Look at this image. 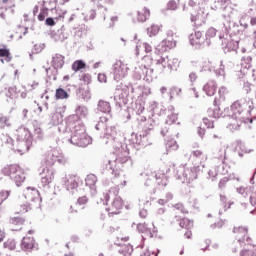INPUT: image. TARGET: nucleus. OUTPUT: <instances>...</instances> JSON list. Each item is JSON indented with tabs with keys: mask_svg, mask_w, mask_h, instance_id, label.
Here are the masks:
<instances>
[{
	"mask_svg": "<svg viewBox=\"0 0 256 256\" xmlns=\"http://www.w3.org/2000/svg\"><path fill=\"white\" fill-rule=\"evenodd\" d=\"M181 88L177 86H172L169 91V97L170 99H173V97H179L181 95Z\"/></svg>",
	"mask_w": 256,
	"mask_h": 256,
	"instance_id": "nucleus-45",
	"label": "nucleus"
},
{
	"mask_svg": "<svg viewBox=\"0 0 256 256\" xmlns=\"http://www.w3.org/2000/svg\"><path fill=\"white\" fill-rule=\"evenodd\" d=\"M51 125H59L60 123H63V115L59 112H55L51 114Z\"/></svg>",
	"mask_w": 256,
	"mask_h": 256,
	"instance_id": "nucleus-35",
	"label": "nucleus"
},
{
	"mask_svg": "<svg viewBox=\"0 0 256 256\" xmlns=\"http://www.w3.org/2000/svg\"><path fill=\"white\" fill-rule=\"evenodd\" d=\"M119 253H124L125 256H131L133 253V246L131 244H128L124 246L121 250H119Z\"/></svg>",
	"mask_w": 256,
	"mask_h": 256,
	"instance_id": "nucleus-49",
	"label": "nucleus"
},
{
	"mask_svg": "<svg viewBox=\"0 0 256 256\" xmlns=\"http://www.w3.org/2000/svg\"><path fill=\"white\" fill-rule=\"evenodd\" d=\"M88 202L89 198H87V196L79 197L77 200L78 205H87Z\"/></svg>",
	"mask_w": 256,
	"mask_h": 256,
	"instance_id": "nucleus-63",
	"label": "nucleus"
},
{
	"mask_svg": "<svg viewBox=\"0 0 256 256\" xmlns=\"http://www.w3.org/2000/svg\"><path fill=\"white\" fill-rule=\"evenodd\" d=\"M159 33V26L153 24L151 27L147 28V34L149 37H155Z\"/></svg>",
	"mask_w": 256,
	"mask_h": 256,
	"instance_id": "nucleus-47",
	"label": "nucleus"
},
{
	"mask_svg": "<svg viewBox=\"0 0 256 256\" xmlns=\"http://www.w3.org/2000/svg\"><path fill=\"white\" fill-rule=\"evenodd\" d=\"M45 163L47 167L43 169L39 187L40 189H44V191H47L49 189V185H51L53 179H55V170H53V168L51 167H53L55 163L65 165V163H67V158L63 156V153H61V151L54 149L48 152V154L46 155Z\"/></svg>",
	"mask_w": 256,
	"mask_h": 256,
	"instance_id": "nucleus-1",
	"label": "nucleus"
},
{
	"mask_svg": "<svg viewBox=\"0 0 256 256\" xmlns=\"http://www.w3.org/2000/svg\"><path fill=\"white\" fill-rule=\"evenodd\" d=\"M167 7L171 11H175V9H177V2H175V0H170L167 4Z\"/></svg>",
	"mask_w": 256,
	"mask_h": 256,
	"instance_id": "nucleus-64",
	"label": "nucleus"
},
{
	"mask_svg": "<svg viewBox=\"0 0 256 256\" xmlns=\"http://www.w3.org/2000/svg\"><path fill=\"white\" fill-rule=\"evenodd\" d=\"M63 182L65 183L67 191L70 193H75L79 187L83 185V179L79 176L69 175L63 178Z\"/></svg>",
	"mask_w": 256,
	"mask_h": 256,
	"instance_id": "nucleus-16",
	"label": "nucleus"
},
{
	"mask_svg": "<svg viewBox=\"0 0 256 256\" xmlns=\"http://www.w3.org/2000/svg\"><path fill=\"white\" fill-rule=\"evenodd\" d=\"M115 195L111 205L109 208L106 209V211H109L112 215H119L121 213V210L123 209V199L120 196H117L119 194V188H111L109 190V193H106L104 195L103 205H107L109 203L110 195Z\"/></svg>",
	"mask_w": 256,
	"mask_h": 256,
	"instance_id": "nucleus-4",
	"label": "nucleus"
},
{
	"mask_svg": "<svg viewBox=\"0 0 256 256\" xmlns=\"http://www.w3.org/2000/svg\"><path fill=\"white\" fill-rule=\"evenodd\" d=\"M201 37H203V33L201 31H196L194 34L189 35V42L192 47L195 49H201L203 47V41H201Z\"/></svg>",
	"mask_w": 256,
	"mask_h": 256,
	"instance_id": "nucleus-22",
	"label": "nucleus"
},
{
	"mask_svg": "<svg viewBox=\"0 0 256 256\" xmlns=\"http://www.w3.org/2000/svg\"><path fill=\"white\" fill-rule=\"evenodd\" d=\"M96 113H103L104 115H111V103L100 99L96 106Z\"/></svg>",
	"mask_w": 256,
	"mask_h": 256,
	"instance_id": "nucleus-23",
	"label": "nucleus"
},
{
	"mask_svg": "<svg viewBox=\"0 0 256 256\" xmlns=\"http://www.w3.org/2000/svg\"><path fill=\"white\" fill-rule=\"evenodd\" d=\"M175 107L169 106L166 110L167 118H166V125H173L177 122V119H179L178 114L174 112Z\"/></svg>",
	"mask_w": 256,
	"mask_h": 256,
	"instance_id": "nucleus-25",
	"label": "nucleus"
},
{
	"mask_svg": "<svg viewBox=\"0 0 256 256\" xmlns=\"http://www.w3.org/2000/svg\"><path fill=\"white\" fill-rule=\"evenodd\" d=\"M154 179L159 187H167V184L169 183V180L165 174H156Z\"/></svg>",
	"mask_w": 256,
	"mask_h": 256,
	"instance_id": "nucleus-31",
	"label": "nucleus"
},
{
	"mask_svg": "<svg viewBox=\"0 0 256 256\" xmlns=\"http://www.w3.org/2000/svg\"><path fill=\"white\" fill-rule=\"evenodd\" d=\"M199 171H201L199 166H194L190 169L185 168V166L178 167V173H183V183H191V181H195L199 175Z\"/></svg>",
	"mask_w": 256,
	"mask_h": 256,
	"instance_id": "nucleus-15",
	"label": "nucleus"
},
{
	"mask_svg": "<svg viewBox=\"0 0 256 256\" xmlns=\"http://www.w3.org/2000/svg\"><path fill=\"white\" fill-rule=\"evenodd\" d=\"M85 67H87V64L85 63V61L76 60L72 64V71H75V73H77V71H81V69H85Z\"/></svg>",
	"mask_w": 256,
	"mask_h": 256,
	"instance_id": "nucleus-37",
	"label": "nucleus"
},
{
	"mask_svg": "<svg viewBox=\"0 0 256 256\" xmlns=\"http://www.w3.org/2000/svg\"><path fill=\"white\" fill-rule=\"evenodd\" d=\"M179 225L183 229H187V231H189V229H191V227H193V220H189V218H183L180 220Z\"/></svg>",
	"mask_w": 256,
	"mask_h": 256,
	"instance_id": "nucleus-40",
	"label": "nucleus"
},
{
	"mask_svg": "<svg viewBox=\"0 0 256 256\" xmlns=\"http://www.w3.org/2000/svg\"><path fill=\"white\" fill-rule=\"evenodd\" d=\"M219 39L222 41V49L224 53H237L239 49V38H225V36L220 35Z\"/></svg>",
	"mask_w": 256,
	"mask_h": 256,
	"instance_id": "nucleus-13",
	"label": "nucleus"
},
{
	"mask_svg": "<svg viewBox=\"0 0 256 256\" xmlns=\"http://www.w3.org/2000/svg\"><path fill=\"white\" fill-rule=\"evenodd\" d=\"M157 67H162V69H168V57H163L161 56L157 61H156Z\"/></svg>",
	"mask_w": 256,
	"mask_h": 256,
	"instance_id": "nucleus-44",
	"label": "nucleus"
},
{
	"mask_svg": "<svg viewBox=\"0 0 256 256\" xmlns=\"http://www.w3.org/2000/svg\"><path fill=\"white\" fill-rule=\"evenodd\" d=\"M65 65V56L61 54H55L52 58V66L55 70V73H58L59 69H63Z\"/></svg>",
	"mask_w": 256,
	"mask_h": 256,
	"instance_id": "nucleus-24",
	"label": "nucleus"
},
{
	"mask_svg": "<svg viewBox=\"0 0 256 256\" xmlns=\"http://www.w3.org/2000/svg\"><path fill=\"white\" fill-rule=\"evenodd\" d=\"M100 137L105 145H113L117 141V126L108 125L104 130L103 136Z\"/></svg>",
	"mask_w": 256,
	"mask_h": 256,
	"instance_id": "nucleus-17",
	"label": "nucleus"
},
{
	"mask_svg": "<svg viewBox=\"0 0 256 256\" xmlns=\"http://www.w3.org/2000/svg\"><path fill=\"white\" fill-rule=\"evenodd\" d=\"M223 225H225V221L220 219L217 223L210 225V227H211V229H221V227H223Z\"/></svg>",
	"mask_w": 256,
	"mask_h": 256,
	"instance_id": "nucleus-61",
	"label": "nucleus"
},
{
	"mask_svg": "<svg viewBox=\"0 0 256 256\" xmlns=\"http://www.w3.org/2000/svg\"><path fill=\"white\" fill-rule=\"evenodd\" d=\"M252 61H253V58L251 56H244L241 59V66L244 67V69H251Z\"/></svg>",
	"mask_w": 256,
	"mask_h": 256,
	"instance_id": "nucleus-43",
	"label": "nucleus"
},
{
	"mask_svg": "<svg viewBox=\"0 0 256 256\" xmlns=\"http://www.w3.org/2000/svg\"><path fill=\"white\" fill-rule=\"evenodd\" d=\"M71 131L70 143L76 147H87L91 145L93 139L85 130V125L66 126Z\"/></svg>",
	"mask_w": 256,
	"mask_h": 256,
	"instance_id": "nucleus-2",
	"label": "nucleus"
},
{
	"mask_svg": "<svg viewBox=\"0 0 256 256\" xmlns=\"http://www.w3.org/2000/svg\"><path fill=\"white\" fill-rule=\"evenodd\" d=\"M176 42L174 40H163L160 44L156 46L155 53L157 55H161L162 53H167V51H171L173 47H175Z\"/></svg>",
	"mask_w": 256,
	"mask_h": 256,
	"instance_id": "nucleus-20",
	"label": "nucleus"
},
{
	"mask_svg": "<svg viewBox=\"0 0 256 256\" xmlns=\"http://www.w3.org/2000/svg\"><path fill=\"white\" fill-rule=\"evenodd\" d=\"M78 91L79 93H82V99H84V101H89V99H91V94L88 90L79 89Z\"/></svg>",
	"mask_w": 256,
	"mask_h": 256,
	"instance_id": "nucleus-56",
	"label": "nucleus"
},
{
	"mask_svg": "<svg viewBox=\"0 0 256 256\" xmlns=\"http://www.w3.org/2000/svg\"><path fill=\"white\" fill-rule=\"evenodd\" d=\"M16 245L17 244L15 240H8L7 242L4 243V247H6V249H10V251H13Z\"/></svg>",
	"mask_w": 256,
	"mask_h": 256,
	"instance_id": "nucleus-54",
	"label": "nucleus"
},
{
	"mask_svg": "<svg viewBox=\"0 0 256 256\" xmlns=\"http://www.w3.org/2000/svg\"><path fill=\"white\" fill-rule=\"evenodd\" d=\"M231 114L230 117L235 121H239V123L245 122V113L247 115H251V111L255 109L253 106V100L246 101H236L231 105Z\"/></svg>",
	"mask_w": 256,
	"mask_h": 256,
	"instance_id": "nucleus-3",
	"label": "nucleus"
},
{
	"mask_svg": "<svg viewBox=\"0 0 256 256\" xmlns=\"http://www.w3.org/2000/svg\"><path fill=\"white\" fill-rule=\"evenodd\" d=\"M55 97L56 99H69V93L63 88H58L56 89Z\"/></svg>",
	"mask_w": 256,
	"mask_h": 256,
	"instance_id": "nucleus-42",
	"label": "nucleus"
},
{
	"mask_svg": "<svg viewBox=\"0 0 256 256\" xmlns=\"http://www.w3.org/2000/svg\"><path fill=\"white\" fill-rule=\"evenodd\" d=\"M17 95V87L12 86L8 88V92L6 93V97H9V99H13V97Z\"/></svg>",
	"mask_w": 256,
	"mask_h": 256,
	"instance_id": "nucleus-51",
	"label": "nucleus"
},
{
	"mask_svg": "<svg viewBox=\"0 0 256 256\" xmlns=\"http://www.w3.org/2000/svg\"><path fill=\"white\" fill-rule=\"evenodd\" d=\"M179 59L173 58L169 59L168 58V71L170 73H173V71H177L179 69Z\"/></svg>",
	"mask_w": 256,
	"mask_h": 256,
	"instance_id": "nucleus-33",
	"label": "nucleus"
},
{
	"mask_svg": "<svg viewBox=\"0 0 256 256\" xmlns=\"http://www.w3.org/2000/svg\"><path fill=\"white\" fill-rule=\"evenodd\" d=\"M63 31H65V26H62L61 29L58 30V33L52 32L51 33L52 39H54V41H61V43H63V41H65L69 37Z\"/></svg>",
	"mask_w": 256,
	"mask_h": 256,
	"instance_id": "nucleus-28",
	"label": "nucleus"
},
{
	"mask_svg": "<svg viewBox=\"0 0 256 256\" xmlns=\"http://www.w3.org/2000/svg\"><path fill=\"white\" fill-rule=\"evenodd\" d=\"M224 25V33L229 35L230 38L238 39L241 41V36L243 35V31H245L248 27L247 24L243 23H236L231 21V16H228L226 22L223 23Z\"/></svg>",
	"mask_w": 256,
	"mask_h": 256,
	"instance_id": "nucleus-5",
	"label": "nucleus"
},
{
	"mask_svg": "<svg viewBox=\"0 0 256 256\" xmlns=\"http://www.w3.org/2000/svg\"><path fill=\"white\" fill-rule=\"evenodd\" d=\"M10 225H17L20 227V225H23L25 223V219L22 217H12L9 220Z\"/></svg>",
	"mask_w": 256,
	"mask_h": 256,
	"instance_id": "nucleus-46",
	"label": "nucleus"
},
{
	"mask_svg": "<svg viewBox=\"0 0 256 256\" xmlns=\"http://www.w3.org/2000/svg\"><path fill=\"white\" fill-rule=\"evenodd\" d=\"M2 174L10 177L14 181L16 187H21L23 181H25V174L19 165L12 164L2 169Z\"/></svg>",
	"mask_w": 256,
	"mask_h": 256,
	"instance_id": "nucleus-6",
	"label": "nucleus"
},
{
	"mask_svg": "<svg viewBox=\"0 0 256 256\" xmlns=\"http://www.w3.org/2000/svg\"><path fill=\"white\" fill-rule=\"evenodd\" d=\"M9 194H10V192L9 191H5V190H2L0 192V205L3 203V201H6L8 199Z\"/></svg>",
	"mask_w": 256,
	"mask_h": 256,
	"instance_id": "nucleus-58",
	"label": "nucleus"
},
{
	"mask_svg": "<svg viewBox=\"0 0 256 256\" xmlns=\"http://www.w3.org/2000/svg\"><path fill=\"white\" fill-rule=\"evenodd\" d=\"M165 147L166 153H171V151H177V149H179V144H177V140L168 137L166 139Z\"/></svg>",
	"mask_w": 256,
	"mask_h": 256,
	"instance_id": "nucleus-27",
	"label": "nucleus"
},
{
	"mask_svg": "<svg viewBox=\"0 0 256 256\" xmlns=\"http://www.w3.org/2000/svg\"><path fill=\"white\" fill-rule=\"evenodd\" d=\"M0 57H5L7 63L11 61V52L7 48H0Z\"/></svg>",
	"mask_w": 256,
	"mask_h": 256,
	"instance_id": "nucleus-48",
	"label": "nucleus"
},
{
	"mask_svg": "<svg viewBox=\"0 0 256 256\" xmlns=\"http://www.w3.org/2000/svg\"><path fill=\"white\" fill-rule=\"evenodd\" d=\"M215 35H217V29H215L214 27H210L205 34L206 37V44L209 47V45H211V39H213V37H215Z\"/></svg>",
	"mask_w": 256,
	"mask_h": 256,
	"instance_id": "nucleus-34",
	"label": "nucleus"
},
{
	"mask_svg": "<svg viewBox=\"0 0 256 256\" xmlns=\"http://www.w3.org/2000/svg\"><path fill=\"white\" fill-rule=\"evenodd\" d=\"M134 79L137 81H146L147 83H151L153 79H157V75H155V71L152 68H147L145 65H140L134 69L133 74Z\"/></svg>",
	"mask_w": 256,
	"mask_h": 256,
	"instance_id": "nucleus-10",
	"label": "nucleus"
},
{
	"mask_svg": "<svg viewBox=\"0 0 256 256\" xmlns=\"http://www.w3.org/2000/svg\"><path fill=\"white\" fill-rule=\"evenodd\" d=\"M129 161V152L123 151V148L118 149V152L116 154L115 163H120L123 165V163H127Z\"/></svg>",
	"mask_w": 256,
	"mask_h": 256,
	"instance_id": "nucleus-26",
	"label": "nucleus"
},
{
	"mask_svg": "<svg viewBox=\"0 0 256 256\" xmlns=\"http://www.w3.org/2000/svg\"><path fill=\"white\" fill-rule=\"evenodd\" d=\"M149 111L150 113H152L151 117L148 118V126L152 127V129H154V127H156V125H159V118L162 115H166L167 114V109L165 108V106H163L162 103L159 102H152L149 105Z\"/></svg>",
	"mask_w": 256,
	"mask_h": 256,
	"instance_id": "nucleus-7",
	"label": "nucleus"
},
{
	"mask_svg": "<svg viewBox=\"0 0 256 256\" xmlns=\"http://www.w3.org/2000/svg\"><path fill=\"white\" fill-rule=\"evenodd\" d=\"M220 201L224 207V211H227V209H231V205H233V203H229L227 207V197L225 195H220Z\"/></svg>",
	"mask_w": 256,
	"mask_h": 256,
	"instance_id": "nucleus-53",
	"label": "nucleus"
},
{
	"mask_svg": "<svg viewBox=\"0 0 256 256\" xmlns=\"http://www.w3.org/2000/svg\"><path fill=\"white\" fill-rule=\"evenodd\" d=\"M202 71H208L209 73L214 71L216 77H225V65L223 64V60L220 61V66L218 69H215V66H213V62H204L202 65Z\"/></svg>",
	"mask_w": 256,
	"mask_h": 256,
	"instance_id": "nucleus-18",
	"label": "nucleus"
},
{
	"mask_svg": "<svg viewBox=\"0 0 256 256\" xmlns=\"http://www.w3.org/2000/svg\"><path fill=\"white\" fill-rule=\"evenodd\" d=\"M17 140L24 143L26 151H29L33 145V134H31L29 129L20 127L17 129Z\"/></svg>",
	"mask_w": 256,
	"mask_h": 256,
	"instance_id": "nucleus-14",
	"label": "nucleus"
},
{
	"mask_svg": "<svg viewBox=\"0 0 256 256\" xmlns=\"http://www.w3.org/2000/svg\"><path fill=\"white\" fill-rule=\"evenodd\" d=\"M233 233H242L243 235H247V228L244 227H234Z\"/></svg>",
	"mask_w": 256,
	"mask_h": 256,
	"instance_id": "nucleus-62",
	"label": "nucleus"
},
{
	"mask_svg": "<svg viewBox=\"0 0 256 256\" xmlns=\"http://www.w3.org/2000/svg\"><path fill=\"white\" fill-rule=\"evenodd\" d=\"M33 127H34V135L38 139H43L44 134H43V128H41V124L37 120L33 121Z\"/></svg>",
	"mask_w": 256,
	"mask_h": 256,
	"instance_id": "nucleus-32",
	"label": "nucleus"
},
{
	"mask_svg": "<svg viewBox=\"0 0 256 256\" xmlns=\"http://www.w3.org/2000/svg\"><path fill=\"white\" fill-rule=\"evenodd\" d=\"M149 15H150V12H149V9L147 8H144L141 11H138V17H137V20L140 22V23H145V21H147V19H149Z\"/></svg>",
	"mask_w": 256,
	"mask_h": 256,
	"instance_id": "nucleus-36",
	"label": "nucleus"
},
{
	"mask_svg": "<svg viewBox=\"0 0 256 256\" xmlns=\"http://www.w3.org/2000/svg\"><path fill=\"white\" fill-rule=\"evenodd\" d=\"M108 125H109V118H107L106 116H101L99 118V121L95 124V130L105 131Z\"/></svg>",
	"mask_w": 256,
	"mask_h": 256,
	"instance_id": "nucleus-29",
	"label": "nucleus"
},
{
	"mask_svg": "<svg viewBox=\"0 0 256 256\" xmlns=\"http://www.w3.org/2000/svg\"><path fill=\"white\" fill-rule=\"evenodd\" d=\"M149 131H153V127L146 125L140 135L132 132L129 138L130 145H132L134 149H137V151L143 149V147H147L145 140L147 139V135H149Z\"/></svg>",
	"mask_w": 256,
	"mask_h": 256,
	"instance_id": "nucleus-8",
	"label": "nucleus"
},
{
	"mask_svg": "<svg viewBox=\"0 0 256 256\" xmlns=\"http://www.w3.org/2000/svg\"><path fill=\"white\" fill-rule=\"evenodd\" d=\"M174 209H177L178 211H181V213H184V214L189 213V211H187V209H185V206H183L182 203L175 204Z\"/></svg>",
	"mask_w": 256,
	"mask_h": 256,
	"instance_id": "nucleus-60",
	"label": "nucleus"
},
{
	"mask_svg": "<svg viewBox=\"0 0 256 256\" xmlns=\"http://www.w3.org/2000/svg\"><path fill=\"white\" fill-rule=\"evenodd\" d=\"M0 124H1V127H9V118L3 114L0 113Z\"/></svg>",
	"mask_w": 256,
	"mask_h": 256,
	"instance_id": "nucleus-52",
	"label": "nucleus"
},
{
	"mask_svg": "<svg viewBox=\"0 0 256 256\" xmlns=\"http://www.w3.org/2000/svg\"><path fill=\"white\" fill-rule=\"evenodd\" d=\"M130 91H133V85L131 84L125 85L123 88H118L116 90L114 94V103L116 107H118V109H122L123 107H125V105H127V103H129L128 97Z\"/></svg>",
	"mask_w": 256,
	"mask_h": 256,
	"instance_id": "nucleus-9",
	"label": "nucleus"
},
{
	"mask_svg": "<svg viewBox=\"0 0 256 256\" xmlns=\"http://www.w3.org/2000/svg\"><path fill=\"white\" fill-rule=\"evenodd\" d=\"M218 5L222 6V11H227V9H231L229 7V3H231V0H217Z\"/></svg>",
	"mask_w": 256,
	"mask_h": 256,
	"instance_id": "nucleus-50",
	"label": "nucleus"
},
{
	"mask_svg": "<svg viewBox=\"0 0 256 256\" xmlns=\"http://www.w3.org/2000/svg\"><path fill=\"white\" fill-rule=\"evenodd\" d=\"M240 256H256V246L244 248L242 251H240Z\"/></svg>",
	"mask_w": 256,
	"mask_h": 256,
	"instance_id": "nucleus-39",
	"label": "nucleus"
},
{
	"mask_svg": "<svg viewBox=\"0 0 256 256\" xmlns=\"http://www.w3.org/2000/svg\"><path fill=\"white\" fill-rule=\"evenodd\" d=\"M87 115H89V110L85 106H78L75 110V114L68 117L66 127L84 125L81 119L87 118Z\"/></svg>",
	"mask_w": 256,
	"mask_h": 256,
	"instance_id": "nucleus-11",
	"label": "nucleus"
},
{
	"mask_svg": "<svg viewBox=\"0 0 256 256\" xmlns=\"http://www.w3.org/2000/svg\"><path fill=\"white\" fill-rule=\"evenodd\" d=\"M137 230L140 232V233H148V235L150 237H153V232H151V229H149V227H147V224L145 223H140L137 225Z\"/></svg>",
	"mask_w": 256,
	"mask_h": 256,
	"instance_id": "nucleus-41",
	"label": "nucleus"
},
{
	"mask_svg": "<svg viewBox=\"0 0 256 256\" xmlns=\"http://www.w3.org/2000/svg\"><path fill=\"white\" fill-rule=\"evenodd\" d=\"M135 108L134 111L136 113V115H141V113H143L145 111V107H143V105H141V103H136L135 104Z\"/></svg>",
	"mask_w": 256,
	"mask_h": 256,
	"instance_id": "nucleus-57",
	"label": "nucleus"
},
{
	"mask_svg": "<svg viewBox=\"0 0 256 256\" xmlns=\"http://www.w3.org/2000/svg\"><path fill=\"white\" fill-rule=\"evenodd\" d=\"M85 186L90 190L91 195H97V176L89 174L85 178Z\"/></svg>",
	"mask_w": 256,
	"mask_h": 256,
	"instance_id": "nucleus-21",
	"label": "nucleus"
},
{
	"mask_svg": "<svg viewBox=\"0 0 256 256\" xmlns=\"http://www.w3.org/2000/svg\"><path fill=\"white\" fill-rule=\"evenodd\" d=\"M45 49V43L35 44L32 53H41Z\"/></svg>",
	"mask_w": 256,
	"mask_h": 256,
	"instance_id": "nucleus-55",
	"label": "nucleus"
},
{
	"mask_svg": "<svg viewBox=\"0 0 256 256\" xmlns=\"http://www.w3.org/2000/svg\"><path fill=\"white\" fill-rule=\"evenodd\" d=\"M129 71V67L127 64H125L121 60H117L113 65H112V75L114 81H121V79H125L127 77V73Z\"/></svg>",
	"mask_w": 256,
	"mask_h": 256,
	"instance_id": "nucleus-12",
	"label": "nucleus"
},
{
	"mask_svg": "<svg viewBox=\"0 0 256 256\" xmlns=\"http://www.w3.org/2000/svg\"><path fill=\"white\" fill-rule=\"evenodd\" d=\"M203 91L206 92L208 97H213L217 91V84L215 82H209L203 87Z\"/></svg>",
	"mask_w": 256,
	"mask_h": 256,
	"instance_id": "nucleus-30",
	"label": "nucleus"
},
{
	"mask_svg": "<svg viewBox=\"0 0 256 256\" xmlns=\"http://www.w3.org/2000/svg\"><path fill=\"white\" fill-rule=\"evenodd\" d=\"M208 117H211L212 119H219L222 114H215V110L213 108H209L207 111Z\"/></svg>",
	"mask_w": 256,
	"mask_h": 256,
	"instance_id": "nucleus-59",
	"label": "nucleus"
},
{
	"mask_svg": "<svg viewBox=\"0 0 256 256\" xmlns=\"http://www.w3.org/2000/svg\"><path fill=\"white\" fill-rule=\"evenodd\" d=\"M252 241L253 240L251 239V237H246V239H245V237H243V238H239L237 240V243H239V245H241V247H243V245H247V248L256 247V245H253Z\"/></svg>",
	"mask_w": 256,
	"mask_h": 256,
	"instance_id": "nucleus-38",
	"label": "nucleus"
},
{
	"mask_svg": "<svg viewBox=\"0 0 256 256\" xmlns=\"http://www.w3.org/2000/svg\"><path fill=\"white\" fill-rule=\"evenodd\" d=\"M20 247L25 253H31L33 249H36V251L39 249L33 237H24L21 240Z\"/></svg>",
	"mask_w": 256,
	"mask_h": 256,
	"instance_id": "nucleus-19",
	"label": "nucleus"
}]
</instances>
